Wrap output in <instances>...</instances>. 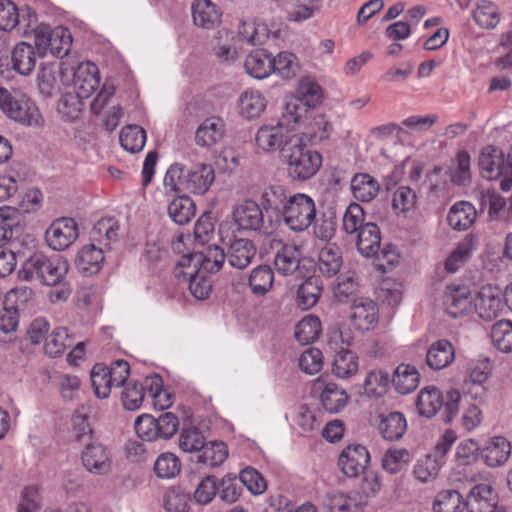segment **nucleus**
Wrapping results in <instances>:
<instances>
[{
	"instance_id": "obj_43",
	"label": "nucleus",
	"mask_w": 512,
	"mask_h": 512,
	"mask_svg": "<svg viewBox=\"0 0 512 512\" xmlns=\"http://www.w3.org/2000/svg\"><path fill=\"white\" fill-rule=\"evenodd\" d=\"M433 512H463L465 498L457 490H442L434 498Z\"/></svg>"
},
{
	"instance_id": "obj_13",
	"label": "nucleus",
	"mask_w": 512,
	"mask_h": 512,
	"mask_svg": "<svg viewBox=\"0 0 512 512\" xmlns=\"http://www.w3.org/2000/svg\"><path fill=\"white\" fill-rule=\"evenodd\" d=\"M78 236L76 221L67 217L54 220L45 233L48 246L55 251H63L69 248Z\"/></svg>"
},
{
	"instance_id": "obj_6",
	"label": "nucleus",
	"mask_w": 512,
	"mask_h": 512,
	"mask_svg": "<svg viewBox=\"0 0 512 512\" xmlns=\"http://www.w3.org/2000/svg\"><path fill=\"white\" fill-rule=\"evenodd\" d=\"M39 58L49 52L56 58L66 56L72 46V36L69 29L58 26L52 29L49 25L40 24L32 28Z\"/></svg>"
},
{
	"instance_id": "obj_3",
	"label": "nucleus",
	"mask_w": 512,
	"mask_h": 512,
	"mask_svg": "<svg viewBox=\"0 0 512 512\" xmlns=\"http://www.w3.org/2000/svg\"><path fill=\"white\" fill-rule=\"evenodd\" d=\"M297 96L295 102L286 104L285 111L274 128H289L292 124H301L303 112H308L306 108H315L322 103L323 89L317 82L309 77H305L299 81ZM261 128L270 127L264 125Z\"/></svg>"
},
{
	"instance_id": "obj_30",
	"label": "nucleus",
	"mask_w": 512,
	"mask_h": 512,
	"mask_svg": "<svg viewBox=\"0 0 512 512\" xmlns=\"http://www.w3.org/2000/svg\"><path fill=\"white\" fill-rule=\"evenodd\" d=\"M323 291V282L318 275H309L297 290V305L303 310L314 307Z\"/></svg>"
},
{
	"instance_id": "obj_28",
	"label": "nucleus",
	"mask_w": 512,
	"mask_h": 512,
	"mask_svg": "<svg viewBox=\"0 0 512 512\" xmlns=\"http://www.w3.org/2000/svg\"><path fill=\"white\" fill-rule=\"evenodd\" d=\"M477 211L467 201H459L452 205L447 215L448 225L456 231H464L476 221Z\"/></svg>"
},
{
	"instance_id": "obj_25",
	"label": "nucleus",
	"mask_w": 512,
	"mask_h": 512,
	"mask_svg": "<svg viewBox=\"0 0 512 512\" xmlns=\"http://www.w3.org/2000/svg\"><path fill=\"white\" fill-rule=\"evenodd\" d=\"M454 359V346L446 339L433 342L426 353V364L432 370H442L448 367Z\"/></svg>"
},
{
	"instance_id": "obj_34",
	"label": "nucleus",
	"mask_w": 512,
	"mask_h": 512,
	"mask_svg": "<svg viewBox=\"0 0 512 512\" xmlns=\"http://www.w3.org/2000/svg\"><path fill=\"white\" fill-rule=\"evenodd\" d=\"M349 398L346 390L335 383H327L321 389L320 403L326 412L336 414L346 407Z\"/></svg>"
},
{
	"instance_id": "obj_9",
	"label": "nucleus",
	"mask_w": 512,
	"mask_h": 512,
	"mask_svg": "<svg viewBox=\"0 0 512 512\" xmlns=\"http://www.w3.org/2000/svg\"><path fill=\"white\" fill-rule=\"evenodd\" d=\"M232 215L241 230L263 235H271L276 230V227H268V218L254 199L247 198L235 205Z\"/></svg>"
},
{
	"instance_id": "obj_15",
	"label": "nucleus",
	"mask_w": 512,
	"mask_h": 512,
	"mask_svg": "<svg viewBox=\"0 0 512 512\" xmlns=\"http://www.w3.org/2000/svg\"><path fill=\"white\" fill-rule=\"evenodd\" d=\"M498 502V493L489 483L475 484L465 498L468 512H495Z\"/></svg>"
},
{
	"instance_id": "obj_26",
	"label": "nucleus",
	"mask_w": 512,
	"mask_h": 512,
	"mask_svg": "<svg viewBox=\"0 0 512 512\" xmlns=\"http://www.w3.org/2000/svg\"><path fill=\"white\" fill-rule=\"evenodd\" d=\"M481 457L489 467H499L507 462L511 454V444L503 436H495L481 450Z\"/></svg>"
},
{
	"instance_id": "obj_39",
	"label": "nucleus",
	"mask_w": 512,
	"mask_h": 512,
	"mask_svg": "<svg viewBox=\"0 0 512 512\" xmlns=\"http://www.w3.org/2000/svg\"><path fill=\"white\" fill-rule=\"evenodd\" d=\"M343 257L340 248L336 245H326L318 255V269L320 273L327 277L337 275L342 267Z\"/></svg>"
},
{
	"instance_id": "obj_2",
	"label": "nucleus",
	"mask_w": 512,
	"mask_h": 512,
	"mask_svg": "<svg viewBox=\"0 0 512 512\" xmlns=\"http://www.w3.org/2000/svg\"><path fill=\"white\" fill-rule=\"evenodd\" d=\"M68 271L69 264L62 257H49L43 252L25 248V257L18 277L24 281L35 279L42 285H52L58 283L61 278H66Z\"/></svg>"
},
{
	"instance_id": "obj_16",
	"label": "nucleus",
	"mask_w": 512,
	"mask_h": 512,
	"mask_svg": "<svg viewBox=\"0 0 512 512\" xmlns=\"http://www.w3.org/2000/svg\"><path fill=\"white\" fill-rule=\"evenodd\" d=\"M274 265L276 270L284 275H292L298 272L303 276L302 269L308 271L309 268H314L313 261L309 259H300V252L295 245L284 244L281 249L277 251L274 257Z\"/></svg>"
},
{
	"instance_id": "obj_5",
	"label": "nucleus",
	"mask_w": 512,
	"mask_h": 512,
	"mask_svg": "<svg viewBox=\"0 0 512 512\" xmlns=\"http://www.w3.org/2000/svg\"><path fill=\"white\" fill-rule=\"evenodd\" d=\"M0 109L3 113L24 126H43L44 118L34 101L24 95H13L7 89L0 87Z\"/></svg>"
},
{
	"instance_id": "obj_61",
	"label": "nucleus",
	"mask_w": 512,
	"mask_h": 512,
	"mask_svg": "<svg viewBox=\"0 0 512 512\" xmlns=\"http://www.w3.org/2000/svg\"><path fill=\"white\" fill-rule=\"evenodd\" d=\"M314 223V234L322 241L331 240L337 229V217L334 212L328 211L321 214L318 220L315 219Z\"/></svg>"
},
{
	"instance_id": "obj_14",
	"label": "nucleus",
	"mask_w": 512,
	"mask_h": 512,
	"mask_svg": "<svg viewBox=\"0 0 512 512\" xmlns=\"http://www.w3.org/2000/svg\"><path fill=\"white\" fill-rule=\"evenodd\" d=\"M370 463V454L361 444H350L339 455L338 466L347 477H357Z\"/></svg>"
},
{
	"instance_id": "obj_29",
	"label": "nucleus",
	"mask_w": 512,
	"mask_h": 512,
	"mask_svg": "<svg viewBox=\"0 0 512 512\" xmlns=\"http://www.w3.org/2000/svg\"><path fill=\"white\" fill-rule=\"evenodd\" d=\"M37 57L36 47L20 42L12 50V68L21 75H29L35 68Z\"/></svg>"
},
{
	"instance_id": "obj_56",
	"label": "nucleus",
	"mask_w": 512,
	"mask_h": 512,
	"mask_svg": "<svg viewBox=\"0 0 512 512\" xmlns=\"http://www.w3.org/2000/svg\"><path fill=\"white\" fill-rule=\"evenodd\" d=\"M71 346L68 330L64 327L56 328L46 339L45 353L52 358L61 356Z\"/></svg>"
},
{
	"instance_id": "obj_4",
	"label": "nucleus",
	"mask_w": 512,
	"mask_h": 512,
	"mask_svg": "<svg viewBox=\"0 0 512 512\" xmlns=\"http://www.w3.org/2000/svg\"><path fill=\"white\" fill-rule=\"evenodd\" d=\"M461 395L457 390H450L446 397L435 386L423 388L416 399V408L420 416L426 418L434 417L437 412L443 409L442 419L450 423L459 411Z\"/></svg>"
},
{
	"instance_id": "obj_32",
	"label": "nucleus",
	"mask_w": 512,
	"mask_h": 512,
	"mask_svg": "<svg viewBox=\"0 0 512 512\" xmlns=\"http://www.w3.org/2000/svg\"><path fill=\"white\" fill-rule=\"evenodd\" d=\"M196 455V463L206 468L222 465L228 457L227 445L222 441L205 442Z\"/></svg>"
},
{
	"instance_id": "obj_58",
	"label": "nucleus",
	"mask_w": 512,
	"mask_h": 512,
	"mask_svg": "<svg viewBox=\"0 0 512 512\" xmlns=\"http://www.w3.org/2000/svg\"><path fill=\"white\" fill-rule=\"evenodd\" d=\"M213 264L212 260L204 256V252H193L183 255L178 261L177 266L193 271H203L209 275L219 271L214 268Z\"/></svg>"
},
{
	"instance_id": "obj_33",
	"label": "nucleus",
	"mask_w": 512,
	"mask_h": 512,
	"mask_svg": "<svg viewBox=\"0 0 512 512\" xmlns=\"http://www.w3.org/2000/svg\"><path fill=\"white\" fill-rule=\"evenodd\" d=\"M274 271L266 264L253 268L247 278V285L255 297L265 296L273 287Z\"/></svg>"
},
{
	"instance_id": "obj_20",
	"label": "nucleus",
	"mask_w": 512,
	"mask_h": 512,
	"mask_svg": "<svg viewBox=\"0 0 512 512\" xmlns=\"http://www.w3.org/2000/svg\"><path fill=\"white\" fill-rule=\"evenodd\" d=\"M74 90L78 98L90 97L100 85L98 67L91 62H81L73 73Z\"/></svg>"
},
{
	"instance_id": "obj_47",
	"label": "nucleus",
	"mask_w": 512,
	"mask_h": 512,
	"mask_svg": "<svg viewBox=\"0 0 512 512\" xmlns=\"http://www.w3.org/2000/svg\"><path fill=\"white\" fill-rule=\"evenodd\" d=\"M390 383H392V378L387 371L374 369L369 371L366 375L363 384L364 391L368 396L378 398L387 392Z\"/></svg>"
},
{
	"instance_id": "obj_46",
	"label": "nucleus",
	"mask_w": 512,
	"mask_h": 512,
	"mask_svg": "<svg viewBox=\"0 0 512 512\" xmlns=\"http://www.w3.org/2000/svg\"><path fill=\"white\" fill-rule=\"evenodd\" d=\"M321 331L320 319L317 316L308 315L296 325L294 336L301 345H309L319 338Z\"/></svg>"
},
{
	"instance_id": "obj_44",
	"label": "nucleus",
	"mask_w": 512,
	"mask_h": 512,
	"mask_svg": "<svg viewBox=\"0 0 512 512\" xmlns=\"http://www.w3.org/2000/svg\"><path fill=\"white\" fill-rule=\"evenodd\" d=\"M291 130H257L255 134V142L257 146L265 152L275 151L277 149L283 152L287 141L292 135H288Z\"/></svg>"
},
{
	"instance_id": "obj_36",
	"label": "nucleus",
	"mask_w": 512,
	"mask_h": 512,
	"mask_svg": "<svg viewBox=\"0 0 512 512\" xmlns=\"http://www.w3.org/2000/svg\"><path fill=\"white\" fill-rule=\"evenodd\" d=\"M244 67L250 76L256 79H264L273 70L272 55L267 50L256 49L246 57Z\"/></svg>"
},
{
	"instance_id": "obj_18",
	"label": "nucleus",
	"mask_w": 512,
	"mask_h": 512,
	"mask_svg": "<svg viewBox=\"0 0 512 512\" xmlns=\"http://www.w3.org/2000/svg\"><path fill=\"white\" fill-rule=\"evenodd\" d=\"M350 319L353 326L360 331L373 329L379 320L377 303L366 297L354 299Z\"/></svg>"
},
{
	"instance_id": "obj_64",
	"label": "nucleus",
	"mask_w": 512,
	"mask_h": 512,
	"mask_svg": "<svg viewBox=\"0 0 512 512\" xmlns=\"http://www.w3.org/2000/svg\"><path fill=\"white\" fill-rule=\"evenodd\" d=\"M219 494V483L214 475H207L197 485L194 492V499L201 505L209 504L216 494Z\"/></svg>"
},
{
	"instance_id": "obj_55",
	"label": "nucleus",
	"mask_w": 512,
	"mask_h": 512,
	"mask_svg": "<svg viewBox=\"0 0 512 512\" xmlns=\"http://www.w3.org/2000/svg\"><path fill=\"white\" fill-rule=\"evenodd\" d=\"M239 40L249 45H260L268 37V31L264 24H256L252 21H243L238 28Z\"/></svg>"
},
{
	"instance_id": "obj_60",
	"label": "nucleus",
	"mask_w": 512,
	"mask_h": 512,
	"mask_svg": "<svg viewBox=\"0 0 512 512\" xmlns=\"http://www.w3.org/2000/svg\"><path fill=\"white\" fill-rule=\"evenodd\" d=\"M145 397V388L138 382L124 385L121 393L122 405L126 410L135 411L140 408Z\"/></svg>"
},
{
	"instance_id": "obj_42",
	"label": "nucleus",
	"mask_w": 512,
	"mask_h": 512,
	"mask_svg": "<svg viewBox=\"0 0 512 512\" xmlns=\"http://www.w3.org/2000/svg\"><path fill=\"white\" fill-rule=\"evenodd\" d=\"M25 248L20 241H10L9 246L0 247V277L10 275L18 261L23 262Z\"/></svg>"
},
{
	"instance_id": "obj_62",
	"label": "nucleus",
	"mask_w": 512,
	"mask_h": 512,
	"mask_svg": "<svg viewBox=\"0 0 512 512\" xmlns=\"http://www.w3.org/2000/svg\"><path fill=\"white\" fill-rule=\"evenodd\" d=\"M34 296L33 289L26 286L16 287L6 293L3 304L19 312L34 300Z\"/></svg>"
},
{
	"instance_id": "obj_48",
	"label": "nucleus",
	"mask_w": 512,
	"mask_h": 512,
	"mask_svg": "<svg viewBox=\"0 0 512 512\" xmlns=\"http://www.w3.org/2000/svg\"><path fill=\"white\" fill-rule=\"evenodd\" d=\"M473 19L482 28L493 29L500 21L497 6L488 0H479L476 9L473 10Z\"/></svg>"
},
{
	"instance_id": "obj_53",
	"label": "nucleus",
	"mask_w": 512,
	"mask_h": 512,
	"mask_svg": "<svg viewBox=\"0 0 512 512\" xmlns=\"http://www.w3.org/2000/svg\"><path fill=\"white\" fill-rule=\"evenodd\" d=\"M367 223L368 222L365 221V212L363 207L356 202L350 203L346 208L342 219V228L344 232L349 235H356Z\"/></svg>"
},
{
	"instance_id": "obj_52",
	"label": "nucleus",
	"mask_w": 512,
	"mask_h": 512,
	"mask_svg": "<svg viewBox=\"0 0 512 512\" xmlns=\"http://www.w3.org/2000/svg\"><path fill=\"white\" fill-rule=\"evenodd\" d=\"M184 276L189 277V291L197 300H206L212 292L210 275L203 271H186Z\"/></svg>"
},
{
	"instance_id": "obj_1",
	"label": "nucleus",
	"mask_w": 512,
	"mask_h": 512,
	"mask_svg": "<svg viewBox=\"0 0 512 512\" xmlns=\"http://www.w3.org/2000/svg\"><path fill=\"white\" fill-rule=\"evenodd\" d=\"M328 130H320L319 137L316 132L292 135L283 149L282 156L287 164L288 175L297 181H306L317 174L322 166V155L308 148L316 145L318 141L329 137Z\"/></svg>"
},
{
	"instance_id": "obj_59",
	"label": "nucleus",
	"mask_w": 512,
	"mask_h": 512,
	"mask_svg": "<svg viewBox=\"0 0 512 512\" xmlns=\"http://www.w3.org/2000/svg\"><path fill=\"white\" fill-rule=\"evenodd\" d=\"M241 480L233 474L225 475L219 483V497L223 502H236L243 492Z\"/></svg>"
},
{
	"instance_id": "obj_10",
	"label": "nucleus",
	"mask_w": 512,
	"mask_h": 512,
	"mask_svg": "<svg viewBox=\"0 0 512 512\" xmlns=\"http://www.w3.org/2000/svg\"><path fill=\"white\" fill-rule=\"evenodd\" d=\"M255 196L266 218H268V227H276L277 229L280 226V217L283 216V210L290 196L287 189L278 184L268 185Z\"/></svg>"
},
{
	"instance_id": "obj_19",
	"label": "nucleus",
	"mask_w": 512,
	"mask_h": 512,
	"mask_svg": "<svg viewBox=\"0 0 512 512\" xmlns=\"http://www.w3.org/2000/svg\"><path fill=\"white\" fill-rule=\"evenodd\" d=\"M215 180V170L212 165L206 163L194 164L186 171L183 180V189L196 194H205Z\"/></svg>"
},
{
	"instance_id": "obj_50",
	"label": "nucleus",
	"mask_w": 512,
	"mask_h": 512,
	"mask_svg": "<svg viewBox=\"0 0 512 512\" xmlns=\"http://www.w3.org/2000/svg\"><path fill=\"white\" fill-rule=\"evenodd\" d=\"M155 475L161 479L175 478L181 471V461L172 452L161 453L154 462Z\"/></svg>"
},
{
	"instance_id": "obj_22",
	"label": "nucleus",
	"mask_w": 512,
	"mask_h": 512,
	"mask_svg": "<svg viewBox=\"0 0 512 512\" xmlns=\"http://www.w3.org/2000/svg\"><path fill=\"white\" fill-rule=\"evenodd\" d=\"M377 429L379 434L386 441H398L405 435L408 424L403 413L394 411L388 414H381Z\"/></svg>"
},
{
	"instance_id": "obj_40",
	"label": "nucleus",
	"mask_w": 512,
	"mask_h": 512,
	"mask_svg": "<svg viewBox=\"0 0 512 512\" xmlns=\"http://www.w3.org/2000/svg\"><path fill=\"white\" fill-rule=\"evenodd\" d=\"M168 215L177 225L189 223L196 214V205L187 195L174 198L168 205Z\"/></svg>"
},
{
	"instance_id": "obj_41",
	"label": "nucleus",
	"mask_w": 512,
	"mask_h": 512,
	"mask_svg": "<svg viewBox=\"0 0 512 512\" xmlns=\"http://www.w3.org/2000/svg\"><path fill=\"white\" fill-rule=\"evenodd\" d=\"M266 101L263 95L256 90H246L238 100L239 113L246 119H254L265 110Z\"/></svg>"
},
{
	"instance_id": "obj_35",
	"label": "nucleus",
	"mask_w": 512,
	"mask_h": 512,
	"mask_svg": "<svg viewBox=\"0 0 512 512\" xmlns=\"http://www.w3.org/2000/svg\"><path fill=\"white\" fill-rule=\"evenodd\" d=\"M104 262L103 250L94 244H88L82 247L78 252L76 265L79 271L86 275L98 273Z\"/></svg>"
},
{
	"instance_id": "obj_51",
	"label": "nucleus",
	"mask_w": 512,
	"mask_h": 512,
	"mask_svg": "<svg viewBox=\"0 0 512 512\" xmlns=\"http://www.w3.org/2000/svg\"><path fill=\"white\" fill-rule=\"evenodd\" d=\"M411 461V454L406 448H389L381 459L382 468L390 473H399Z\"/></svg>"
},
{
	"instance_id": "obj_23",
	"label": "nucleus",
	"mask_w": 512,
	"mask_h": 512,
	"mask_svg": "<svg viewBox=\"0 0 512 512\" xmlns=\"http://www.w3.org/2000/svg\"><path fill=\"white\" fill-rule=\"evenodd\" d=\"M478 243L477 235L470 233L458 243L456 248L449 254L444 262V269L447 273H456L472 256Z\"/></svg>"
},
{
	"instance_id": "obj_37",
	"label": "nucleus",
	"mask_w": 512,
	"mask_h": 512,
	"mask_svg": "<svg viewBox=\"0 0 512 512\" xmlns=\"http://www.w3.org/2000/svg\"><path fill=\"white\" fill-rule=\"evenodd\" d=\"M419 380L418 370L413 365L402 363L394 371L392 385L398 393L406 395L418 387Z\"/></svg>"
},
{
	"instance_id": "obj_63",
	"label": "nucleus",
	"mask_w": 512,
	"mask_h": 512,
	"mask_svg": "<svg viewBox=\"0 0 512 512\" xmlns=\"http://www.w3.org/2000/svg\"><path fill=\"white\" fill-rule=\"evenodd\" d=\"M119 141L126 151L139 153L147 141L146 130H120Z\"/></svg>"
},
{
	"instance_id": "obj_49",
	"label": "nucleus",
	"mask_w": 512,
	"mask_h": 512,
	"mask_svg": "<svg viewBox=\"0 0 512 512\" xmlns=\"http://www.w3.org/2000/svg\"><path fill=\"white\" fill-rule=\"evenodd\" d=\"M14 211L7 206L0 208V247L9 246L10 241H19L17 234L21 227L13 216Z\"/></svg>"
},
{
	"instance_id": "obj_12",
	"label": "nucleus",
	"mask_w": 512,
	"mask_h": 512,
	"mask_svg": "<svg viewBox=\"0 0 512 512\" xmlns=\"http://www.w3.org/2000/svg\"><path fill=\"white\" fill-rule=\"evenodd\" d=\"M35 11L30 7L19 10L11 0H0V29L11 31L18 29L27 33L36 24Z\"/></svg>"
},
{
	"instance_id": "obj_57",
	"label": "nucleus",
	"mask_w": 512,
	"mask_h": 512,
	"mask_svg": "<svg viewBox=\"0 0 512 512\" xmlns=\"http://www.w3.org/2000/svg\"><path fill=\"white\" fill-rule=\"evenodd\" d=\"M494 346L502 352L512 351V322L501 320L495 323L491 330Z\"/></svg>"
},
{
	"instance_id": "obj_27",
	"label": "nucleus",
	"mask_w": 512,
	"mask_h": 512,
	"mask_svg": "<svg viewBox=\"0 0 512 512\" xmlns=\"http://www.w3.org/2000/svg\"><path fill=\"white\" fill-rule=\"evenodd\" d=\"M356 247L359 253L371 258L378 254L381 247V233L377 224L368 222L356 234Z\"/></svg>"
},
{
	"instance_id": "obj_45",
	"label": "nucleus",
	"mask_w": 512,
	"mask_h": 512,
	"mask_svg": "<svg viewBox=\"0 0 512 512\" xmlns=\"http://www.w3.org/2000/svg\"><path fill=\"white\" fill-rule=\"evenodd\" d=\"M358 356L349 349H340L332 362V372L339 378H349L358 371Z\"/></svg>"
},
{
	"instance_id": "obj_54",
	"label": "nucleus",
	"mask_w": 512,
	"mask_h": 512,
	"mask_svg": "<svg viewBox=\"0 0 512 512\" xmlns=\"http://www.w3.org/2000/svg\"><path fill=\"white\" fill-rule=\"evenodd\" d=\"M109 373L108 366L103 363H96L91 370V384L98 398H107L110 395L111 388L114 386Z\"/></svg>"
},
{
	"instance_id": "obj_24",
	"label": "nucleus",
	"mask_w": 512,
	"mask_h": 512,
	"mask_svg": "<svg viewBox=\"0 0 512 512\" xmlns=\"http://www.w3.org/2000/svg\"><path fill=\"white\" fill-rule=\"evenodd\" d=\"M256 251V246L252 240L236 238L229 245L227 259L232 267L243 270L250 265Z\"/></svg>"
},
{
	"instance_id": "obj_17",
	"label": "nucleus",
	"mask_w": 512,
	"mask_h": 512,
	"mask_svg": "<svg viewBox=\"0 0 512 512\" xmlns=\"http://www.w3.org/2000/svg\"><path fill=\"white\" fill-rule=\"evenodd\" d=\"M443 305L451 318L466 315L471 309L472 293L466 285H448L443 295Z\"/></svg>"
},
{
	"instance_id": "obj_21",
	"label": "nucleus",
	"mask_w": 512,
	"mask_h": 512,
	"mask_svg": "<svg viewBox=\"0 0 512 512\" xmlns=\"http://www.w3.org/2000/svg\"><path fill=\"white\" fill-rule=\"evenodd\" d=\"M193 22L204 29H213L221 22L222 11L211 0H194L191 6Z\"/></svg>"
},
{
	"instance_id": "obj_8",
	"label": "nucleus",
	"mask_w": 512,
	"mask_h": 512,
	"mask_svg": "<svg viewBox=\"0 0 512 512\" xmlns=\"http://www.w3.org/2000/svg\"><path fill=\"white\" fill-rule=\"evenodd\" d=\"M482 176L489 180H500V188L509 191L512 187V167L500 148L487 146L482 149L478 160Z\"/></svg>"
},
{
	"instance_id": "obj_31",
	"label": "nucleus",
	"mask_w": 512,
	"mask_h": 512,
	"mask_svg": "<svg viewBox=\"0 0 512 512\" xmlns=\"http://www.w3.org/2000/svg\"><path fill=\"white\" fill-rule=\"evenodd\" d=\"M351 191L356 200L368 203L379 194L380 184L368 173H356L351 179Z\"/></svg>"
},
{
	"instance_id": "obj_11",
	"label": "nucleus",
	"mask_w": 512,
	"mask_h": 512,
	"mask_svg": "<svg viewBox=\"0 0 512 512\" xmlns=\"http://www.w3.org/2000/svg\"><path fill=\"white\" fill-rule=\"evenodd\" d=\"M82 445L80 460L84 469L97 476L108 474L112 468L111 450L98 440H90Z\"/></svg>"
},
{
	"instance_id": "obj_7",
	"label": "nucleus",
	"mask_w": 512,
	"mask_h": 512,
	"mask_svg": "<svg viewBox=\"0 0 512 512\" xmlns=\"http://www.w3.org/2000/svg\"><path fill=\"white\" fill-rule=\"evenodd\" d=\"M315 218V201L307 194L295 193L288 197L280 224L283 222L291 231L303 232L311 226Z\"/></svg>"
},
{
	"instance_id": "obj_38",
	"label": "nucleus",
	"mask_w": 512,
	"mask_h": 512,
	"mask_svg": "<svg viewBox=\"0 0 512 512\" xmlns=\"http://www.w3.org/2000/svg\"><path fill=\"white\" fill-rule=\"evenodd\" d=\"M92 413V407L89 405H81L72 416L74 438L80 444H85L93 438V428L89 421Z\"/></svg>"
}]
</instances>
